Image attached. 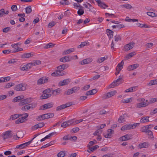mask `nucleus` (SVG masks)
Listing matches in <instances>:
<instances>
[{"label":"nucleus","mask_w":157,"mask_h":157,"mask_svg":"<svg viewBox=\"0 0 157 157\" xmlns=\"http://www.w3.org/2000/svg\"><path fill=\"white\" fill-rule=\"evenodd\" d=\"M68 66V64H63L57 67V70L58 72H59V74L61 75V76L65 75L63 70L67 69Z\"/></svg>","instance_id":"f257e3e1"},{"label":"nucleus","mask_w":157,"mask_h":157,"mask_svg":"<svg viewBox=\"0 0 157 157\" xmlns=\"http://www.w3.org/2000/svg\"><path fill=\"white\" fill-rule=\"evenodd\" d=\"M26 89V85L23 83L18 84L15 86L14 88V90L16 91H23Z\"/></svg>","instance_id":"f03ea898"},{"label":"nucleus","mask_w":157,"mask_h":157,"mask_svg":"<svg viewBox=\"0 0 157 157\" xmlns=\"http://www.w3.org/2000/svg\"><path fill=\"white\" fill-rule=\"evenodd\" d=\"M32 101V99L31 98H29L21 100L19 103L20 106H22L28 104Z\"/></svg>","instance_id":"7ed1b4c3"},{"label":"nucleus","mask_w":157,"mask_h":157,"mask_svg":"<svg viewBox=\"0 0 157 157\" xmlns=\"http://www.w3.org/2000/svg\"><path fill=\"white\" fill-rule=\"evenodd\" d=\"M34 139V138H33L30 141L28 142L21 144L20 145H17L16 146V148L22 149L27 147L28 145H29L31 143L32 141Z\"/></svg>","instance_id":"20e7f679"},{"label":"nucleus","mask_w":157,"mask_h":157,"mask_svg":"<svg viewBox=\"0 0 157 157\" xmlns=\"http://www.w3.org/2000/svg\"><path fill=\"white\" fill-rule=\"evenodd\" d=\"M117 93L116 90H113L108 92L106 94H104L102 96V98L103 99H106L109 98L115 95Z\"/></svg>","instance_id":"39448f33"},{"label":"nucleus","mask_w":157,"mask_h":157,"mask_svg":"<svg viewBox=\"0 0 157 157\" xmlns=\"http://www.w3.org/2000/svg\"><path fill=\"white\" fill-rule=\"evenodd\" d=\"M124 64V62L123 60H122L117 65L116 68V71L117 72L115 73V75L116 76L120 73V71L123 68Z\"/></svg>","instance_id":"423d86ee"},{"label":"nucleus","mask_w":157,"mask_h":157,"mask_svg":"<svg viewBox=\"0 0 157 157\" xmlns=\"http://www.w3.org/2000/svg\"><path fill=\"white\" fill-rule=\"evenodd\" d=\"M48 82V77H43L39 78L37 81L38 85H40L45 83H46Z\"/></svg>","instance_id":"0eeeda50"},{"label":"nucleus","mask_w":157,"mask_h":157,"mask_svg":"<svg viewBox=\"0 0 157 157\" xmlns=\"http://www.w3.org/2000/svg\"><path fill=\"white\" fill-rule=\"evenodd\" d=\"M132 138V136L131 134H127L119 138L120 141H125L129 140Z\"/></svg>","instance_id":"6e6552de"},{"label":"nucleus","mask_w":157,"mask_h":157,"mask_svg":"<svg viewBox=\"0 0 157 157\" xmlns=\"http://www.w3.org/2000/svg\"><path fill=\"white\" fill-rule=\"evenodd\" d=\"M135 44L134 43L131 42L125 45L124 46L123 50L126 51L130 50L134 47Z\"/></svg>","instance_id":"1a4fd4ad"},{"label":"nucleus","mask_w":157,"mask_h":157,"mask_svg":"<svg viewBox=\"0 0 157 157\" xmlns=\"http://www.w3.org/2000/svg\"><path fill=\"white\" fill-rule=\"evenodd\" d=\"M45 125V124L43 122H40L38 124H36L31 128L32 130H35L38 128H41L43 127Z\"/></svg>","instance_id":"9d476101"},{"label":"nucleus","mask_w":157,"mask_h":157,"mask_svg":"<svg viewBox=\"0 0 157 157\" xmlns=\"http://www.w3.org/2000/svg\"><path fill=\"white\" fill-rule=\"evenodd\" d=\"M72 105L71 103H66L65 104H63L57 107L56 108V111H58L62 109H65L67 107H68Z\"/></svg>","instance_id":"9b49d317"},{"label":"nucleus","mask_w":157,"mask_h":157,"mask_svg":"<svg viewBox=\"0 0 157 157\" xmlns=\"http://www.w3.org/2000/svg\"><path fill=\"white\" fill-rule=\"evenodd\" d=\"M53 105L54 103L52 102L46 103L42 106L43 107L42 109L45 110L52 108Z\"/></svg>","instance_id":"f8f14e48"},{"label":"nucleus","mask_w":157,"mask_h":157,"mask_svg":"<svg viewBox=\"0 0 157 157\" xmlns=\"http://www.w3.org/2000/svg\"><path fill=\"white\" fill-rule=\"evenodd\" d=\"M11 131H8L6 132L3 135V136L4 140L6 139L10 138L12 137V135Z\"/></svg>","instance_id":"ddd939ff"},{"label":"nucleus","mask_w":157,"mask_h":157,"mask_svg":"<svg viewBox=\"0 0 157 157\" xmlns=\"http://www.w3.org/2000/svg\"><path fill=\"white\" fill-rule=\"evenodd\" d=\"M32 67L31 63H29L26 65H24L23 67H21V69L22 71H26Z\"/></svg>","instance_id":"4468645a"},{"label":"nucleus","mask_w":157,"mask_h":157,"mask_svg":"<svg viewBox=\"0 0 157 157\" xmlns=\"http://www.w3.org/2000/svg\"><path fill=\"white\" fill-rule=\"evenodd\" d=\"M113 131L112 129H109L107 131V133H104V136L106 138H110L111 137Z\"/></svg>","instance_id":"2eb2a0df"},{"label":"nucleus","mask_w":157,"mask_h":157,"mask_svg":"<svg viewBox=\"0 0 157 157\" xmlns=\"http://www.w3.org/2000/svg\"><path fill=\"white\" fill-rule=\"evenodd\" d=\"M149 146V144L148 142H145L140 144L139 145V148L141 149L148 147Z\"/></svg>","instance_id":"dca6fc26"},{"label":"nucleus","mask_w":157,"mask_h":157,"mask_svg":"<svg viewBox=\"0 0 157 157\" xmlns=\"http://www.w3.org/2000/svg\"><path fill=\"white\" fill-rule=\"evenodd\" d=\"M70 82L69 79H64L62 81H60L59 83V86H63L66 85L68 84Z\"/></svg>","instance_id":"f3484780"},{"label":"nucleus","mask_w":157,"mask_h":157,"mask_svg":"<svg viewBox=\"0 0 157 157\" xmlns=\"http://www.w3.org/2000/svg\"><path fill=\"white\" fill-rule=\"evenodd\" d=\"M139 66V64L137 63L132 64L128 67V70L129 71L133 70L138 67Z\"/></svg>","instance_id":"a211bd4d"},{"label":"nucleus","mask_w":157,"mask_h":157,"mask_svg":"<svg viewBox=\"0 0 157 157\" xmlns=\"http://www.w3.org/2000/svg\"><path fill=\"white\" fill-rule=\"evenodd\" d=\"M93 60L91 58H87L83 60L81 62V64L82 65L87 64L92 62Z\"/></svg>","instance_id":"6ab92c4d"},{"label":"nucleus","mask_w":157,"mask_h":157,"mask_svg":"<svg viewBox=\"0 0 157 157\" xmlns=\"http://www.w3.org/2000/svg\"><path fill=\"white\" fill-rule=\"evenodd\" d=\"M131 128H132L131 124H126L121 127V130L122 131H125L130 129Z\"/></svg>","instance_id":"aec40b11"},{"label":"nucleus","mask_w":157,"mask_h":157,"mask_svg":"<svg viewBox=\"0 0 157 157\" xmlns=\"http://www.w3.org/2000/svg\"><path fill=\"white\" fill-rule=\"evenodd\" d=\"M149 126H151V125H147L142 127L141 128L140 131L143 132L147 133V132L149 130Z\"/></svg>","instance_id":"412c9836"},{"label":"nucleus","mask_w":157,"mask_h":157,"mask_svg":"<svg viewBox=\"0 0 157 157\" xmlns=\"http://www.w3.org/2000/svg\"><path fill=\"white\" fill-rule=\"evenodd\" d=\"M108 57L107 56H105L99 58L97 60V62L98 63H101L103 61L107 59Z\"/></svg>","instance_id":"4be33fe9"},{"label":"nucleus","mask_w":157,"mask_h":157,"mask_svg":"<svg viewBox=\"0 0 157 157\" xmlns=\"http://www.w3.org/2000/svg\"><path fill=\"white\" fill-rule=\"evenodd\" d=\"M106 32L107 35L109 39H111L113 38V32L109 29H107L106 30Z\"/></svg>","instance_id":"5701e85b"},{"label":"nucleus","mask_w":157,"mask_h":157,"mask_svg":"<svg viewBox=\"0 0 157 157\" xmlns=\"http://www.w3.org/2000/svg\"><path fill=\"white\" fill-rule=\"evenodd\" d=\"M59 60L60 62L65 63L70 61V60L69 56H66L61 58Z\"/></svg>","instance_id":"b1692460"},{"label":"nucleus","mask_w":157,"mask_h":157,"mask_svg":"<svg viewBox=\"0 0 157 157\" xmlns=\"http://www.w3.org/2000/svg\"><path fill=\"white\" fill-rule=\"evenodd\" d=\"M114 82H115V84L117 85V86H118L119 84L122 83L123 82L122 77L120 76L118 78L114 81Z\"/></svg>","instance_id":"393cba45"},{"label":"nucleus","mask_w":157,"mask_h":157,"mask_svg":"<svg viewBox=\"0 0 157 157\" xmlns=\"http://www.w3.org/2000/svg\"><path fill=\"white\" fill-rule=\"evenodd\" d=\"M149 117H143L140 119V122L141 123H144L149 121Z\"/></svg>","instance_id":"a878e982"},{"label":"nucleus","mask_w":157,"mask_h":157,"mask_svg":"<svg viewBox=\"0 0 157 157\" xmlns=\"http://www.w3.org/2000/svg\"><path fill=\"white\" fill-rule=\"evenodd\" d=\"M51 96V94H43L40 96V98L42 99H47L50 97Z\"/></svg>","instance_id":"bb28decb"},{"label":"nucleus","mask_w":157,"mask_h":157,"mask_svg":"<svg viewBox=\"0 0 157 157\" xmlns=\"http://www.w3.org/2000/svg\"><path fill=\"white\" fill-rule=\"evenodd\" d=\"M136 86H133L132 87L126 90H125V92L127 93L135 91H136Z\"/></svg>","instance_id":"cd10ccee"},{"label":"nucleus","mask_w":157,"mask_h":157,"mask_svg":"<svg viewBox=\"0 0 157 157\" xmlns=\"http://www.w3.org/2000/svg\"><path fill=\"white\" fill-rule=\"evenodd\" d=\"M99 147V146L98 145H95L93 147L89 148L87 151L89 152H90L95 151L96 149Z\"/></svg>","instance_id":"c85d7f7f"},{"label":"nucleus","mask_w":157,"mask_h":157,"mask_svg":"<svg viewBox=\"0 0 157 157\" xmlns=\"http://www.w3.org/2000/svg\"><path fill=\"white\" fill-rule=\"evenodd\" d=\"M75 49L74 48H71L67 49L66 50L64 51L63 52V55H67L68 54L70 53L73 52L74 51Z\"/></svg>","instance_id":"c756f323"},{"label":"nucleus","mask_w":157,"mask_h":157,"mask_svg":"<svg viewBox=\"0 0 157 157\" xmlns=\"http://www.w3.org/2000/svg\"><path fill=\"white\" fill-rule=\"evenodd\" d=\"M84 13V10L83 9V7L82 6H80V8L77 11V13L78 15L81 16Z\"/></svg>","instance_id":"7c9ffc66"},{"label":"nucleus","mask_w":157,"mask_h":157,"mask_svg":"<svg viewBox=\"0 0 157 157\" xmlns=\"http://www.w3.org/2000/svg\"><path fill=\"white\" fill-rule=\"evenodd\" d=\"M19 117V115L18 114H15L14 115H12L10 116L9 120H15L18 118Z\"/></svg>","instance_id":"2f4dec72"},{"label":"nucleus","mask_w":157,"mask_h":157,"mask_svg":"<svg viewBox=\"0 0 157 157\" xmlns=\"http://www.w3.org/2000/svg\"><path fill=\"white\" fill-rule=\"evenodd\" d=\"M157 84V79H155L153 80H151L150 82L147 84V85L151 86Z\"/></svg>","instance_id":"473e14b6"},{"label":"nucleus","mask_w":157,"mask_h":157,"mask_svg":"<svg viewBox=\"0 0 157 157\" xmlns=\"http://www.w3.org/2000/svg\"><path fill=\"white\" fill-rule=\"evenodd\" d=\"M31 56V53H25L21 56V57L24 58H29Z\"/></svg>","instance_id":"72a5a7b5"},{"label":"nucleus","mask_w":157,"mask_h":157,"mask_svg":"<svg viewBox=\"0 0 157 157\" xmlns=\"http://www.w3.org/2000/svg\"><path fill=\"white\" fill-rule=\"evenodd\" d=\"M26 13L27 14L30 13L32 11L31 6H29L25 8Z\"/></svg>","instance_id":"f704fd0d"},{"label":"nucleus","mask_w":157,"mask_h":157,"mask_svg":"<svg viewBox=\"0 0 157 157\" xmlns=\"http://www.w3.org/2000/svg\"><path fill=\"white\" fill-rule=\"evenodd\" d=\"M60 92V90L59 89H57L53 90L52 93L54 95H56L58 94H59Z\"/></svg>","instance_id":"c9c22d12"},{"label":"nucleus","mask_w":157,"mask_h":157,"mask_svg":"<svg viewBox=\"0 0 157 157\" xmlns=\"http://www.w3.org/2000/svg\"><path fill=\"white\" fill-rule=\"evenodd\" d=\"M122 8H125L127 9H131L132 8V6L129 4H125L121 5Z\"/></svg>","instance_id":"e433bc0d"},{"label":"nucleus","mask_w":157,"mask_h":157,"mask_svg":"<svg viewBox=\"0 0 157 157\" xmlns=\"http://www.w3.org/2000/svg\"><path fill=\"white\" fill-rule=\"evenodd\" d=\"M67 122L68 126L75 124L74 120H69L68 121H67Z\"/></svg>","instance_id":"4c0bfd02"},{"label":"nucleus","mask_w":157,"mask_h":157,"mask_svg":"<svg viewBox=\"0 0 157 157\" xmlns=\"http://www.w3.org/2000/svg\"><path fill=\"white\" fill-rule=\"evenodd\" d=\"M65 152L64 151H62L59 152L57 154L58 157H63L65 156Z\"/></svg>","instance_id":"58836bf2"},{"label":"nucleus","mask_w":157,"mask_h":157,"mask_svg":"<svg viewBox=\"0 0 157 157\" xmlns=\"http://www.w3.org/2000/svg\"><path fill=\"white\" fill-rule=\"evenodd\" d=\"M59 72H58L57 70L55 72H54L52 73L51 75L53 76H61V75L59 74Z\"/></svg>","instance_id":"ea45409f"},{"label":"nucleus","mask_w":157,"mask_h":157,"mask_svg":"<svg viewBox=\"0 0 157 157\" xmlns=\"http://www.w3.org/2000/svg\"><path fill=\"white\" fill-rule=\"evenodd\" d=\"M88 43V42L86 41L82 42L81 44L78 46V48H82L84 46H86Z\"/></svg>","instance_id":"a19ab883"},{"label":"nucleus","mask_w":157,"mask_h":157,"mask_svg":"<svg viewBox=\"0 0 157 157\" xmlns=\"http://www.w3.org/2000/svg\"><path fill=\"white\" fill-rule=\"evenodd\" d=\"M30 109V107L29 104L21 108V110L23 111H25Z\"/></svg>","instance_id":"79ce46f5"},{"label":"nucleus","mask_w":157,"mask_h":157,"mask_svg":"<svg viewBox=\"0 0 157 157\" xmlns=\"http://www.w3.org/2000/svg\"><path fill=\"white\" fill-rule=\"evenodd\" d=\"M32 66L39 65L41 64V62L40 60H35L33 62L31 63Z\"/></svg>","instance_id":"37998d69"},{"label":"nucleus","mask_w":157,"mask_h":157,"mask_svg":"<svg viewBox=\"0 0 157 157\" xmlns=\"http://www.w3.org/2000/svg\"><path fill=\"white\" fill-rule=\"evenodd\" d=\"M118 122L120 123H122L125 121L124 120V115H123L120 117L118 119Z\"/></svg>","instance_id":"c03bdc74"},{"label":"nucleus","mask_w":157,"mask_h":157,"mask_svg":"<svg viewBox=\"0 0 157 157\" xmlns=\"http://www.w3.org/2000/svg\"><path fill=\"white\" fill-rule=\"evenodd\" d=\"M73 90L71 89H68L67 91H66L65 92V94L67 95H69L73 93Z\"/></svg>","instance_id":"a18cd8bd"},{"label":"nucleus","mask_w":157,"mask_h":157,"mask_svg":"<svg viewBox=\"0 0 157 157\" xmlns=\"http://www.w3.org/2000/svg\"><path fill=\"white\" fill-rule=\"evenodd\" d=\"M14 83H13L10 82L7 84L5 86V88H9L13 86L14 85Z\"/></svg>","instance_id":"49530a36"},{"label":"nucleus","mask_w":157,"mask_h":157,"mask_svg":"<svg viewBox=\"0 0 157 157\" xmlns=\"http://www.w3.org/2000/svg\"><path fill=\"white\" fill-rule=\"evenodd\" d=\"M136 54L135 52H131L128 54V55H127L126 56L127 59H129L130 58L132 57L134 55H135Z\"/></svg>","instance_id":"de8ad7c7"},{"label":"nucleus","mask_w":157,"mask_h":157,"mask_svg":"<svg viewBox=\"0 0 157 157\" xmlns=\"http://www.w3.org/2000/svg\"><path fill=\"white\" fill-rule=\"evenodd\" d=\"M46 114L47 115V117L48 119L53 117L54 116V113H48Z\"/></svg>","instance_id":"09e8293b"},{"label":"nucleus","mask_w":157,"mask_h":157,"mask_svg":"<svg viewBox=\"0 0 157 157\" xmlns=\"http://www.w3.org/2000/svg\"><path fill=\"white\" fill-rule=\"evenodd\" d=\"M114 40L115 41L117 42L121 40V38L120 36L117 35L114 36Z\"/></svg>","instance_id":"8fccbe9b"},{"label":"nucleus","mask_w":157,"mask_h":157,"mask_svg":"<svg viewBox=\"0 0 157 157\" xmlns=\"http://www.w3.org/2000/svg\"><path fill=\"white\" fill-rule=\"evenodd\" d=\"M115 82H114V81L111 83L110 85H109L108 87V88H111L114 87L115 86H117V85L115 84Z\"/></svg>","instance_id":"3c124183"},{"label":"nucleus","mask_w":157,"mask_h":157,"mask_svg":"<svg viewBox=\"0 0 157 157\" xmlns=\"http://www.w3.org/2000/svg\"><path fill=\"white\" fill-rule=\"evenodd\" d=\"M54 46L52 43H49L48 44H46L44 47V48L48 49L51 48H52Z\"/></svg>","instance_id":"603ef678"},{"label":"nucleus","mask_w":157,"mask_h":157,"mask_svg":"<svg viewBox=\"0 0 157 157\" xmlns=\"http://www.w3.org/2000/svg\"><path fill=\"white\" fill-rule=\"evenodd\" d=\"M137 26L140 28H143V27H144L145 28H148L147 26L145 24H142L139 23H137Z\"/></svg>","instance_id":"864d4df0"},{"label":"nucleus","mask_w":157,"mask_h":157,"mask_svg":"<svg viewBox=\"0 0 157 157\" xmlns=\"http://www.w3.org/2000/svg\"><path fill=\"white\" fill-rule=\"evenodd\" d=\"M73 93H76L79 90V87H74L71 88Z\"/></svg>","instance_id":"5fc2aeb1"},{"label":"nucleus","mask_w":157,"mask_h":157,"mask_svg":"<svg viewBox=\"0 0 157 157\" xmlns=\"http://www.w3.org/2000/svg\"><path fill=\"white\" fill-rule=\"evenodd\" d=\"M5 10L2 9L0 10V17H3L5 14Z\"/></svg>","instance_id":"6e6d98bb"},{"label":"nucleus","mask_w":157,"mask_h":157,"mask_svg":"<svg viewBox=\"0 0 157 157\" xmlns=\"http://www.w3.org/2000/svg\"><path fill=\"white\" fill-rule=\"evenodd\" d=\"M10 29L11 28L10 27H7L3 29L2 31L4 33H7L9 31H10Z\"/></svg>","instance_id":"4d7b16f0"},{"label":"nucleus","mask_w":157,"mask_h":157,"mask_svg":"<svg viewBox=\"0 0 157 157\" xmlns=\"http://www.w3.org/2000/svg\"><path fill=\"white\" fill-rule=\"evenodd\" d=\"M29 105L30 107V109H33L36 107L37 105V103H31L29 104Z\"/></svg>","instance_id":"13d9d810"},{"label":"nucleus","mask_w":157,"mask_h":157,"mask_svg":"<svg viewBox=\"0 0 157 157\" xmlns=\"http://www.w3.org/2000/svg\"><path fill=\"white\" fill-rule=\"evenodd\" d=\"M147 15L151 17H154L155 16V13L153 12H148L147 13Z\"/></svg>","instance_id":"bf43d9fd"},{"label":"nucleus","mask_w":157,"mask_h":157,"mask_svg":"<svg viewBox=\"0 0 157 157\" xmlns=\"http://www.w3.org/2000/svg\"><path fill=\"white\" fill-rule=\"evenodd\" d=\"M36 119L38 121H41L44 120L42 115H40L37 117Z\"/></svg>","instance_id":"052dcab7"},{"label":"nucleus","mask_w":157,"mask_h":157,"mask_svg":"<svg viewBox=\"0 0 157 157\" xmlns=\"http://www.w3.org/2000/svg\"><path fill=\"white\" fill-rule=\"evenodd\" d=\"M156 101H157V98H152L150 100L149 103L150 104Z\"/></svg>","instance_id":"680f3d73"},{"label":"nucleus","mask_w":157,"mask_h":157,"mask_svg":"<svg viewBox=\"0 0 157 157\" xmlns=\"http://www.w3.org/2000/svg\"><path fill=\"white\" fill-rule=\"evenodd\" d=\"M17 60L15 59H12L9 60L8 62V63L9 64L10 63H14L16 62Z\"/></svg>","instance_id":"e2e57ef3"},{"label":"nucleus","mask_w":157,"mask_h":157,"mask_svg":"<svg viewBox=\"0 0 157 157\" xmlns=\"http://www.w3.org/2000/svg\"><path fill=\"white\" fill-rule=\"evenodd\" d=\"M131 98H128L125 100L124 99V100H122L121 102L123 103H128L130 102V100H131Z\"/></svg>","instance_id":"0e129e2a"},{"label":"nucleus","mask_w":157,"mask_h":157,"mask_svg":"<svg viewBox=\"0 0 157 157\" xmlns=\"http://www.w3.org/2000/svg\"><path fill=\"white\" fill-rule=\"evenodd\" d=\"M100 75H97L93 77L92 78L90 79L91 80H93L95 79H97L100 77Z\"/></svg>","instance_id":"69168bd1"},{"label":"nucleus","mask_w":157,"mask_h":157,"mask_svg":"<svg viewBox=\"0 0 157 157\" xmlns=\"http://www.w3.org/2000/svg\"><path fill=\"white\" fill-rule=\"evenodd\" d=\"M140 124V123H135L133 124H131V127L132 128H135L136 127L139 126Z\"/></svg>","instance_id":"338daca9"},{"label":"nucleus","mask_w":157,"mask_h":157,"mask_svg":"<svg viewBox=\"0 0 157 157\" xmlns=\"http://www.w3.org/2000/svg\"><path fill=\"white\" fill-rule=\"evenodd\" d=\"M11 9L13 11H16L17 10L16 5H13L11 7Z\"/></svg>","instance_id":"774afa93"}]
</instances>
